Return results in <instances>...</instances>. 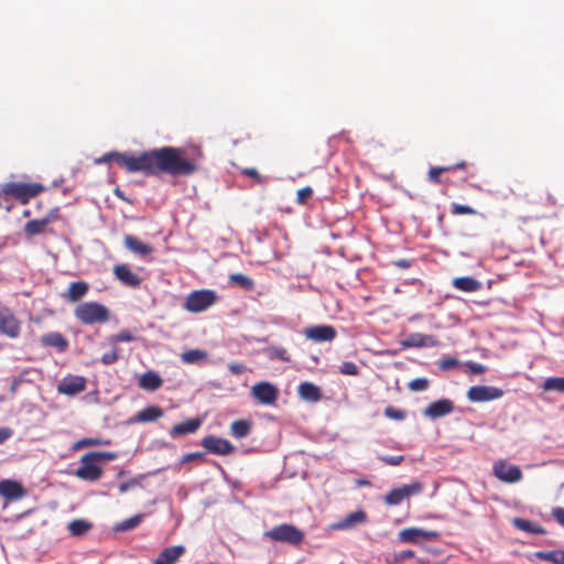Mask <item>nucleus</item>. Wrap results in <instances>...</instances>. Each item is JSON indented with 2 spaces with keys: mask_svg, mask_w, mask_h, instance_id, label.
I'll list each match as a JSON object with an SVG mask.
<instances>
[{
  "mask_svg": "<svg viewBox=\"0 0 564 564\" xmlns=\"http://www.w3.org/2000/svg\"><path fill=\"white\" fill-rule=\"evenodd\" d=\"M202 152L196 150V155H188L185 149L163 147L138 154L109 152L96 159L97 164L116 161L129 173H142L147 176L169 174L172 176H187L198 170V160Z\"/></svg>",
  "mask_w": 564,
  "mask_h": 564,
  "instance_id": "obj_1",
  "label": "nucleus"
},
{
  "mask_svg": "<svg viewBox=\"0 0 564 564\" xmlns=\"http://www.w3.org/2000/svg\"><path fill=\"white\" fill-rule=\"evenodd\" d=\"M44 191V186L39 183H18L8 182L1 186V206L7 200V196H11L21 204H28L33 197Z\"/></svg>",
  "mask_w": 564,
  "mask_h": 564,
  "instance_id": "obj_2",
  "label": "nucleus"
},
{
  "mask_svg": "<svg viewBox=\"0 0 564 564\" xmlns=\"http://www.w3.org/2000/svg\"><path fill=\"white\" fill-rule=\"evenodd\" d=\"M74 316L84 325L104 324L110 319V311L98 302H83L75 307Z\"/></svg>",
  "mask_w": 564,
  "mask_h": 564,
  "instance_id": "obj_3",
  "label": "nucleus"
},
{
  "mask_svg": "<svg viewBox=\"0 0 564 564\" xmlns=\"http://www.w3.org/2000/svg\"><path fill=\"white\" fill-rule=\"evenodd\" d=\"M264 536L276 542H284L292 545H299L304 541L303 531L289 523L273 527L271 530L264 532Z\"/></svg>",
  "mask_w": 564,
  "mask_h": 564,
  "instance_id": "obj_4",
  "label": "nucleus"
},
{
  "mask_svg": "<svg viewBox=\"0 0 564 564\" xmlns=\"http://www.w3.org/2000/svg\"><path fill=\"white\" fill-rule=\"evenodd\" d=\"M217 300L213 290H197L191 292L185 301L184 308L192 313H199L210 307Z\"/></svg>",
  "mask_w": 564,
  "mask_h": 564,
  "instance_id": "obj_5",
  "label": "nucleus"
},
{
  "mask_svg": "<svg viewBox=\"0 0 564 564\" xmlns=\"http://www.w3.org/2000/svg\"><path fill=\"white\" fill-rule=\"evenodd\" d=\"M102 474V468L90 453L82 456L80 466L74 473L77 478L86 481H96L101 478Z\"/></svg>",
  "mask_w": 564,
  "mask_h": 564,
  "instance_id": "obj_6",
  "label": "nucleus"
},
{
  "mask_svg": "<svg viewBox=\"0 0 564 564\" xmlns=\"http://www.w3.org/2000/svg\"><path fill=\"white\" fill-rule=\"evenodd\" d=\"M423 490V485L420 481H413L409 485L391 489L384 497L383 502L387 506L400 505L404 499L411 496L419 495Z\"/></svg>",
  "mask_w": 564,
  "mask_h": 564,
  "instance_id": "obj_7",
  "label": "nucleus"
},
{
  "mask_svg": "<svg viewBox=\"0 0 564 564\" xmlns=\"http://www.w3.org/2000/svg\"><path fill=\"white\" fill-rule=\"evenodd\" d=\"M492 474L502 482L514 484L522 479L523 474L519 466L509 464L506 459H498L494 463Z\"/></svg>",
  "mask_w": 564,
  "mask_h": 564,
  "instance_id": "obj_8",
  "label": "nucleus"
},
{
  "mask_svg": "<svg viewBox=\"0 0 564 564\" xmlns=\"http://www.w3.org/2000/svg\"><path fill=\"white\" fill-rule=\"evenodd\" d=\"M21 332V323L9 307H0V334L17 338Z\"/></svg>",
  "mask_w": 564,
  "mask_h": 564,
  "instance_id": "obj_9",
  "label": "nucleus"
},
{
  "mask_svg": "<svg viewBox=\"0 0 564 564\" xmlns=\"http://www.w3.org/2000/svg\"><path fill=\"white\" fill-rule=\"evenodd\" d=\"M251 395L261 404L272 405L279 397V390L274 384L261 381L253 384Z\"/></svg>",
  "mask_w": 564,
  "mask_h": 564,
  "instance_id": "obj_10",
  "label": "nucleus"
},
{
  "mask_svg": "<svg viewBox=\"0 0 564 564\" xmlns=\"http://www.w3.org/2000/svg\"><path fill=\"white\" fill-rule=\"evenodd\" d=\"M505 394L503 390L492 386H473L467 391L470 402H487L497 400Z\"/></svg>",
  "mask_w": 564,
  "mask_h": 564,
  "instance_id": "obj_11",
  "label": "nucleus"
},
{
  "mask_svg": "<svg viewBox=\"0 0 564 564\" xmlns=\"http://www.w3.org/2000/svg\"><path fill=\"white\" fill-rule=\"evenodd\" d=\"M115 278L124 286L138 289L142 284V278L132 271L129 264H116L112 269Z\"/></svg>",
  "mask_w": 564,
  "mask_h": 564,
  "instance_id": "obj_12",
  "label": "nucleus"
},
{
  "mask_svg": "<svg viewBox=\"0 0 564 564\" xmlns=\"http://www.w3.org/2000/svg\"><path fill=\"white\" fill-rule=\"evenodd\" d=\"M200 444L206 451L216 455H229L235 452V446L228 440L215 435L205 436Z\"/></svg>",
  "mask_w": 564,
  "mask_h": 564,
  "instance_id": "obj_13",
  "label": "nucleus"
},
{
  "mask_svg": "<svg viewBox=\"0 0 564 564\" xmlns=\"http://www.w3.org/2000/svg\"><path fill=\"white\" fill-rule=\"evenodd\" d=\"M86 389V379L82 376L65 377L57 386V391L65 395H76Z\"/></svg>",
  "mask_w": 564,
  "mask_h": 564,
  "instance_id": "obj_14",
  "label": "nucleus"
},
{
  "mask_svg": "<svg viewBox=\"0 0 564 564\" xmlns=\"http://www.w3.org/2000/svg\"><path fill=\"white\" fill-rule=\"evenodd\" d=\"M304 334L306 338L313 341L323 343L332 341L336 337L337 332L330 325H317L306 328Z\"/></svg>",
  "mask_w": 564,
  "mask_h": 564,
  "instance_id": "obj_15",
  "label": "nucleus"
},
{
  "mask_svg": "<svg viewBox=\"0 0 564 564\" xmlns=\"http://www.w3.org/2000/svg\"><path fill=\"white\" fill-rule=\"evenodd\" d=\"M123 246L130 252L139 256L142 259H148L153 252V247L151 245L141 241L138 237L132 235L124 236Z\"/></svg>",
  "mask_w": 564,
  "mask_h": 564,
  "instance_id": "obj_16",
  "label": "nucleus"
},
{
  "mask_svg": "<svg viewBox=\"0 0 564 564\" xmlns=\"http://www.w3.org/2000/svg\"><path fill=\"white\" fill-rule=\"evenodd\" d=\"M438 340L433 335L412 333L401 341L403 348L435 347Z\"/></svg>",
  "mask_w": 564,
  "mask_h": 564,
  "instance_id": "obj_17",
  "label": "nucleus"
},
{
  "mask_svg": "<svg viewBox=\"0 0 564 564\" xmlns=\"http://www.w3.org/2000/svg\"><path fill=\"white\" fill-rule=\"evenodd\" d=\"M454 403L449 399H441L429 404L423 414L432 420L440 419L452 413Z\"/></svg>",
  "mask_w": 564,
  "mask_h": 564,
  "instance_id": "obj_18",
  "label": "nucleus"
},
{
  "mask_svg": "<svg viewBox=\"0 0 564 564\" xmlns=\"http://www.w3.org/2000/svg\"><path fill=\"white\" fill-rule=\"evenodd\" d=\"M367 520H368L367 513L364 510L359 509V510H356V511L347 514L346 517L341 518L337 522L333 523L332 529L348 530V529L355 528L358 524L366 523Z\"/></svg>",
  "mask_w": 564,
  "mask_h": 564,
  "instance_id": "obj_19",
  "label": "nucleus"
},
{
  "mask_svg": "<svg viewBox=\"0 0 564 564\" xmlns=\"http://www.w3.org/2000/svg\"><path fill=\"white\" fill-rule=\"evenodd\" d=\"M40 343L43 347L56 349L57 352H65L69 346L65 336L58 332H51L42 335Z\"/></svg>",
  "mask_w": 564,
  "mask_h": 564,
  "instance_id": "obj_20",
  "label": "nucleus"
},
{
  "mask_svg": "<svg viewBox=\"0 0 564 564\" xmlns=\"http://www.w3.org/2000/svg\"><path fill=\"white\" fill-rule=\"evenodd\" d=\"M0 495L8 500H17L25 495V490L20 482L4 479L0 481Z\"/></svg>",
  "mask_w": 564,
  "mask_h": 564,
  "instance_id": "obj_21",
  "label": "nucleus"
},
{
  "mask_svg": "<svg viewBox=\"0 0 564 564\" xmlns=\"http://www.w3.org/2000/svg\"><path fill=\"white\" fill-rule=\"evenodd\" d=\"M185 553V547L183 545H173L170 547H165L160 552L158 557L152 562V564H176L178 558Z\"/></svg>",
  "mask_w": 564,
  "mask_h": 564,
  "instance_id": "obj_22",
  "label": "nucleus"
},
{
  "mask_svg": "<svg viewBox=\"0 0 564 564\" xmlns=\"http://www.w3.org/2000/svg\"><path fill=\"white\" fill-rule=\"evenodd\" d=\"M202 424L203 420L199 417L188 419L182 423L175 424L170 431V436L175 438L182 435L193 434Z\"/></svg>",
  "mask_w": 564,
  "mask_h": 564,
  "instance_id": "obj_23",
  "label": "nucleus"
},
{
  "mask_svg": "<svg viewBox=\"0 0 564 564\" xmlns=\"http://www.w3.org/2000/svg\"><path fill=\"white\" fill-rule=\"evenodd\" d=\"M89 291V284L86 281L72 282L67 289L65 299L69 302L80 301Z\"/></svg>",
  "mask_w": 564,
  "mask_h": 564,
  "instance_id": "obj_24",
  "label": "nucleus"
},
{
  "mask_svg": "<svg viewBox=\"0 0 564 564\" xmlns=\"http://www.w3.org/2000/svg\"><path fill=\"white\" fill-rule=\"evenodd\" d=\"M163 384L162 378L155 371L149 370L139 378V387L147 391H155Z\"/></svg>",
  "mask_w": 564,
  "mask_h": 564,
  "instance_id": "obj_25",
  "label": "nucleus"
},
{
  "mask_svg": "<svg viewBox=\"0 0 564 564\" xmlns=\"http://www.w3.org/2000/svg\"><path fill=\"white\" fill-rule=\"evenodd\" d=\"M297 393L301 399L310 402H317L322 398L321 389L308 381L300 383Z\"/></svg>",
  "mask_w": 564,
  "mask_h": 564,
  "instance_id": "obj_26",
  "label": "nucleus"
},
{
  "mask_svg": "<svg viewBox=\"0 0 564 564\" xmlns=\"http://www.w3.org/2000/svg\"><path fill=\"white\" fill-rule=\"evenodd\" d=\"M164 414V411L156 405L147 406L140 412L137 413L133 422L143 423V422H153L160 417H162Z\"/></svg>",
  "mask_w": 564,
  "mask_h": 564,
  "instance_id": "obj_27",
  "label": "nucleus"
},
{
  "mask_svg": "<svg viewBox=\"0 0 564 564\" xmlns=\"http://www.w3.org/2000/svg\"><path fill=\"white\" fill-rule=\"evenodd\" d=\"M430 536V532L417 528H406L401 530L398 534L399 540L406 543H416L420 538L429 539Z\"/></svg>",
  "mask_w": 564,
  "mask_h": 564,
  "instance_id": "obj_28",
  "label": "nucleus"
},
{
  "mask_svg": "<svg viewBox=\"0 0 564 564\" xmlns=\"http://www.w3.org/2000/svg\"><path fill=\"white\" fill-rule=\"evenodd\" d=\"M53 218L51 216H46L42 219H33L25 224L24 232L32 237L35 235H40L44 231L45 227L51 224Z\"/></svg>",
  "mask_w": 564,
  "mask_h": 564,
  "instance_id": "obj_29",
  "label": "nucleus"
},
{
  "mask_svg": "<svg viewBox=\"0 0 564 564\" xmlns=\"http://www.w3.org/2000/svg\"><path fill=\"white\" fill-rule=\"evenodd\" d=\"M453 286L464 292H476L480 289V282L470 276H459L453 280Z\"/></svg>",
  "mask_w": 564,
  "mask_h": 564,
  "instance_id": "obj_30",
  "label": "nucleus"
},
{
  "mask_svg": "<svg viewBox=\"0 0 564 564\" xmlns=\"http://www.w3.org/2000/svg\"><path fill=\"white\" fill-rule=\"evenodd\" d=\"M207 359L208 354L202 349H189L181 354V360L187 365L202 364Z\"/></svg>",
  "mask_w": 564,
  "mask_h": 564,
  "instance_id": "obj_31",
  "label": "nucleus"
},
{
  "mask_svg": "<svg viewBox=\"0 0 564 564\" xmlns=\"http://www.w3.org/2000/svg\"><path fill=\"white\" fill-rule=\"evenodd\" d=\"M252 423L248 420H237L230 425V434L236 438H243L249 435Z\"/></svg>",
  "mask_w": 564,
  "mask_h": 564,
  "instance_id": "obj_32",
  "label": "nucleus"
},
{
  "mask_svg": "<svg viewBox=\"0 0 564 564\" xmlns=\"http://www.w3.org/2000/svg\"><path fill=\"white\" fill-rule=\"evenodd\" d=\"M535 557L553 564H564V550L538 551Z\"/></svg>",
  "mask_w": 564,
  "mask_h": 564,
  "instance_id": "obj_33",
  "label": "nucleus"
},
{
  "mask_svg": "<svg viewBox=\"0 0 564 564\" xmlns=\"http://www.w3.org/2000/svg\"><path fill=\"white\" fill-rule=\"evenodd\" d=\"M229 282L240 286L242 290H246V291H251L254 288L253 280L242 273L230 274Z\"/></svg>",
  "mask_w": 564,
  "mask_h": 564,
  "instance_id": "obj_34",
  "label": "nucleus"
},
{
  "mask_svg": "<svg viewBox=\"0 0 564 564\" xmlns=\"http://www.w3.org/2000/svg\"><path fill=\"white\" fill-rule=\"evenodd\" d=\"M90 528L91 523L82 519L73 520L68 524L69 532L75 536L85 534L87 531L90 530Z\"/></svg>",
  "mask_w": 564,
  "mask_h": 564,
  "instance_id": "obj_35",
  "label": "nucleus"
},
{
  "mask_svg": "<svg viewBox=\"0 0 564 564\" xmlns=\"http://www.w3.org/2000/svg\"><path fill=\"white\" fill-rule=\"evenodd\" d=\"M544 391L564 392V377L546 378L542 384Z\"/></svg>",
  "mask_w": 564,
  "mask_h": 564,
  "instance_id": "obj_36",
  "label": "nucleus"
},
{
  "mask_svg": "<svg viewBox=\"0 0 564 564\" xmlns=\"http://www.w3.org/2000/svg\"><path fill=\"white\" fill-rule=\"evenodd\" d=\"M513 524L518 529L525 531V532H530V533H542L543 532L542 528L539 524H535L532 521L527 520V519L516 518L513 520Z\"/></svg>",
  "mask_w": 564,
  "mask_h": 564,
  "instance_id": "obj_37",
  "label": "nucleus"
},
{
  "mask_svg": "<svg viewBox=\"0 0 564 564\" xmlns=\"http://www.w3.org/2000/svg\"><path fill=\"white\" fill-rule=\"evenodd\" d=\"M109 343L111 344V346H116L119 344V343H123V341H133L135 340V336L128 329H122L120 330L118 334H115V335H111L109 338H108Z\"/></svg>",
  "mask_w": 564,
  "mask_h": 564,
  "instance_id": "obj_38",
  "label": "nucleus"
},
{
  "mask_svg": "<svg viewBox=\"0 0 564 564\" xmlns=\"http://www.w3.org/2000/svg\"><path fill=\"white\" fill-rule=\"evenodd\" d=\"M453 171L452 166H434L429 171V181L434 184H438L441 182V175L444 172Z\"/></svg>",
  "mask_w": 564,
  "mask_h": 564,
  "instance_id": "obj_39",
  "label": "nucleus"
},
{
  "mask_svg": "<svg viewBox=\"0 0 564 564\" xmlns=\"http://www.w3.org/2000/svg\"><path fill=\"white\" fill-rule=\"evenodd\" d=\"M142 519L143 514H137L122 521L118 528L122 531L132 530L141 523Z\"/></svg>",
  "mask_w": 564,
  "mask_h": 564,
  "instance_id": "obj_40",
  "label": "nucleus"
},
{
  "mask_svg": "<svg viewBox=\"0 0 564 564\" xmlns=\"http://www.w3.org/2000/svg\"><path fill=\"white\" fill-rule=\"evenodd\" d=\"M451 213L452 215H476L477 210L467 205L453 203L451 205Z\"/></svg>",
  "mask_w": 564,
  "mask_h": 564,
  "instance_id": "obj_41",
  "label": "nucleus"
},
{
  "mask_svg": "<svg viewBox=\"0 0 564 564\" xmlns=\"http://www.w3.org/2000/svg\"><path fill=\"white\" fill-rule=\"evenodd\" d=\"M415 556V553L412 550H405L401 552L393 553L392 557L389 558L390 564H399L408 558H412Z\"/></svg>",
  "mask_w": 564,
  "mask_h": 564,
  "instance_id": "obj_42",
  "label": "nucleus"
},
{
  "mask_svg": "<svg viewBox=\"0 0 564 564\" xmlns=\"http://www.w3.org/2000/svg\"><path fill=\"white\" fill-rule=\"evenodd\" d=\"M339 372L347 376H358L359 375V368L358 366L352 361H344L339 366Z\"/></svg>",
  "mask_w": 564,
  "mask_h": 564,
  "instance_id": "obj_43",
  "label": "nucleus"
},
{
  "mask_svg": "<svg viewBox=\"0 0 564 564\" xmlns=\"http://www.w3.org/2000/svg\"><path fill=\"white\" fill-rule=\"evenodd\" d=\"M384 415L391 420L402 421L405 419L406 413L403 410L393 406H387L384 409Z\"/></svg>",
  "mask_w": 564,
  "mask_h": 564,
  "instance_id": "obj_44",
  "label": "nucleus"
},
{
  "mask_svg": "<svg viewBox=\"0 0 564 564\" xmlns=\"http://www.w3.org/2000/svg\"><path fill=\"white\" fill-rule=\"evenodd\" d=\"M118 359H119V354H118V348L116 346H112L111 350L105 352L101 356V362L105 366L112 365V364L117 362Z\"/></svg>",
  "mask_w": 564,
  "mask_h": 564,
  "instance_id": "obj_45",
  "label": "nucleus"
},
{
  "mask_svg": "<svg viewBox=\"0 0 564 564\" xmlns=\"http://www.w3.org/2000/svg\"><path fill=\"white\" fill-rule=\"evenodd\" d=\"M90 455L96 458V462L100 464L101 462H110L117 458V454L113 452H89Z\"/></svg>",
  "mask_w": 564,
  "mask_h": 564,
  "instance_id": "obj_46",
  "label": "nucleus"
},
{
  "mask_svg": "<svg viewBox=\"0 0 564 564\" xmlns=\"http://www.w3.org/2000/svg\"><path fill=\"white\" fill-rule=\"evenodd\" d=\"M313 195V189L310 186L302 187L296 193V203L304 205Z\"/></svg>",
  "mask_w": 564,
  "mask_h": 564,
  "instance_id": "obj_47",
  "label": "nucleus"
},
{
  "mask_svg": "<svg viewBox=\"0 0 564 564\" xmlns=\"http://www.w3.org/2000/svg\"><path fill=\"white\" fill-rule=\"evenodd\" d=\"M429 387V381L425 378H416L409 383V389L412 391H423Z\"/></svg>",
  "mask_w": 564,
  "mask_h": 564,
  "instance_id": "obj_48",
  "label": "nucleus"
},
{
  "mask_svg": "<svg viewBox=\"0 0 564 564\" xmlns=\"http://www.w3.org/2000/svg\"><path fill=\"white\" fill-rule=\"evenodd\" d=\"M241 173L246 176L251 177L256 183L262 184L264 183V178L259 174V172L253 167H247L241 171Z\"/></svg>",
  "mask_w": 564,
  "mask_h": 564,
  "instance_id": "obj_49",
  "label": "nucleus"
},
{
  "mask_svg": "<svg viewBox=\"0 0 564 564\" xmlns=\"http://www.w3.org/2000/svg\"><path fill=\"white\" fill-rule=\"evenodd\" d=\"M379 459L387 465L399 466L404 460V457L402 455L380 456Z\"/></svg>",
  "mask_w": 564,
  "mask_h": 564,
  "instance_id": "obj_50",
  "label": "nucleus"
},
{
  "mask_svg": "<svg viewBox=\"0 0 564 564\" xmlns=\"http://www.w3.org/2000/svg\"><path fill=\"white\" fill-rule=\"evenodd\" d=\"M272 357H275L282 361H290L288 350L283 347H276L272 349Z\"/></svg>",
  "mask_w": 564,
  "mask_h": 564,
  "instance_id": "obj_51",
  "label": "nucleus"
},
{
  "mask_svg": "<svg viewBox=\"0 0 564 564\" xmlns=\"http://www.w3.org/2000/svg\"><path fill=\"white\" fill-rule=\"evenodd\" d=\"M101 444L102 441L100 438H83L76 443V447L96 446Z\"/></svg>",
  "mask_w": 564,
  "mask_h": 564,
  "instance_id": "obj_52",
  "label": "nucleus"
},
{
  "mask_svg": "<svg viewBox=\"0 0 564 564\" xmlns=\"http://www.w3.org/2000/svg\"><path fill=\"white\" fill-rule=\"evenodd\" d=\"M467 367H468L469 371L475 375L485 373L487 370L486 366L478 364V362H469V364H467Z\"/></svg>",
  "mask_w": 564,
  "mask_h": 564,
  "instance_id": "obj_53",
  "label": "nucleus"
},
{
  "mask_svg": "<svg viewBox=\"0 0 564 564\" xmlns=\"http://www.w3.org/2000/svg\"><path fill=\"white\" fill-rule=\"evenodd\" d=\"M458 365V360L456 358H446L443 359L440 364L441 369L448 370Z\"/></svg>",
  "mask_w": 564,
  "mask_h": 564,
  "instance_id": "obj_54",
  "label": "nucleus"
},
{
  "mask_svg": "<svg viewBox=\"0 0 564 564\" xmlns=\"http://www.w3.org/2000/svg\"><path fill=\"white\" fill-rule=\"evenodd\" d=\"M553 518L564 527V508L562 507H555L552 510Z\"/></svg>",
  "mask_w": 564,
  "mask_h": 564,
  "instance_id": "obj_55",
  "label": "nucleus"
},
{
  "mask_svg": "<svg viewBox=\"0 0 564 564\" xmlns=\"http://www.w3.org/2000/svg\"><path fill=\"white\" fill-rule=\"evenodd\" d=\"M203 457H204V453H202V452L188 453L182 457V463H187V462H192V460H196V459H203Z\"/></svg>",
  "mask_w": 564,
  "mask_h": 564,
  "instance_id": "obj_56",
  "label": "nucleus"
},
{
  "mask_svg": "<svg viewBox=\"0 0 564 564\" xmlns=\"http://www.w3.org/2000/svg\"><path fill=\"white\" fill-rule=\"evenodd\" d=\"M13 432L10 427H0V444L4 443L12 436Z\"/></svg>",
  "mask_w": 564,
  "mask_h": 564,
  "instance_id": "obj_57",
  "label": "nucleus"
},
{
  "mask_svg": "<svg viewBox=\"0 0 564 564\" xmlns=\"http://www.w3.org/2000/svg\"><path fill=\"white\" fill-rule=\"evenodd\" d=\"M228 368L234 375H241L246 370V367L242 364H231Z\"/></svg>",
  "mask_w": 564,
  "mask_h": 564,
  "instance_id": "obj_58",
  "label": "nucleus"
},
{
  "mask_svg": "<svg viewBox=\"0 0 564 564\" xmlns=\"http://www.w3.org/2000/svg\"><path fill=\"white\" fill-rule=\"evenodd\" d=\"M393 264L400 269H408L411 267V261L406 260V259H400V260L394 261Z\"/></svg>",
  "mask_w": 564,
  "mask_h": 564,
  "instance_id": "obj_59",
  "label": "nucleus"
},
{
  "mask_svg": "<svg viewBox=\"0 0 564 564\" xmlns=\"http://www.w3.org/2000/svg\"><path fill=\"white\" fill-rule=\"evenodd\" d=\"M453 167V170H456V169H460V170H465L466 166H467V163L465 161H462L455 165H451Z\"/></svg>",
  "mask_w": 564,
  "mask_h": 564,
  "instance_id": "obj_60",
  "label": "nucleus"
},
{
  "mask_svg": "<svg viewBox=\"0 0 564 564\" xmlns=\"http://www.w3.org/2000/svg\"><path fill=\"white\" fill-rule=\"evenodd\" d=\"M115 194L122 200H128L126 198V196L123 195L122 191H120L119 188L115 189Z\"/></svg>",
  "mask_w": 564,
  "mask_h": 564,
  "instance_id": "obj_61",
  "label": "nucleus"
},
{
  "mask_svg": "<svg viewBox=\"0 0 564 564\" xmlns=\"http://www.w3.org/2000/svg\"><path fill=\"white\" fill-rule=\"evenodd\" d=\"M358 485L359 486H366V485H369V482L367 480H359Z\"/></svg>",
  "mask_w": 564,
  "mask_h": 564,
  "instance_id": "obj_62",
  "label": "nucleus"
},
{
  "mask_svg": "<svg viewBox=\"0 0 564 564\" xmlns=\"http://www.w3.org/2000/svg\"><path fill=\"white\" fill-rule=\"evenodd\" d=\"M127 489V486L126 485H120V490L121 491H124Z\"/></svg>",
  "mask_w": 564,
  "mask_h": 564,
  "instance_id": "obj_63",
  "label": "nucleus"
}]
</instances>
